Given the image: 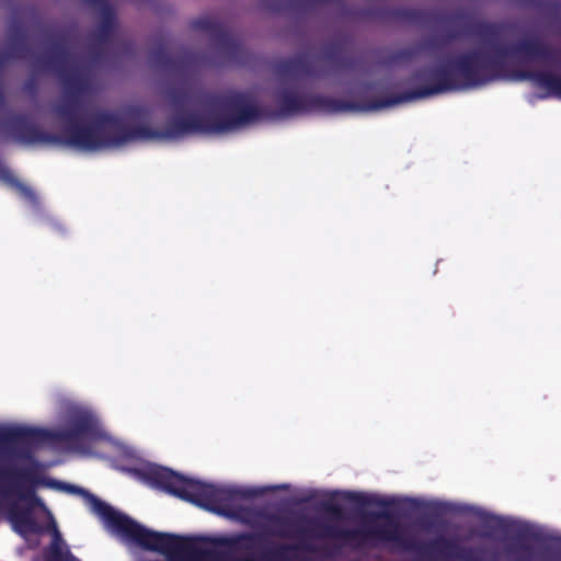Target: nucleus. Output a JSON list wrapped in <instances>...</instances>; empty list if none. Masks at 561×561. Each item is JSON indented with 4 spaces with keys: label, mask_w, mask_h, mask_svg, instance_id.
I'll list each match as a JSON object with an SVG mask.
<instances>
[{
    "label": "nucleus",
    "mask_w": 561,
    "mask_h": 561,
    "mask_svg": "<svg viewBox=\"0 0 561 561\" xmlns=\"http://www.w3.org/2000/svg\"><path fill=\"white\" fill-rule=\"evenodd\" d=\"M341 497L343 501L354 504L360 508L366 506H378L387 510L396 506V502L393 500H386L355 491H344L341 493Z\"/></svg>",
    "instance_id": "16"
},
{
    "label": "nucleus",
    "mask_w": 561,
    "mask_h": 561,
    "mask_svg": "<svg viewBox=\"0 0 561 561\" xmlns=\"http://www.w3.org/2000/svg\"><path fill=\"white\" fill-rule=\"evenodd\" d=\"M275 101L277 104L275 116L277 117H290L310 112L334 114L359 108L366 110L365 107L367 106H359L355 102L324 96L317 93L300 95L286 87L279 88L276 91Z\"/></svg>",
    "instance_id": "8"
},
{
    "label": "nucleus",
    "mask_w": 561,
    "mask_h": 561,
    "mask_svg": "<svg viewBox=\"0 0 561 561\" xmlns=\"http://www.w3.org/2000/svg\"><path fill=\"white\" fill-rule=\"evenodd\" d=\"M192 28L209 34L219 54L230 64H244L247 50L242 43L219 20L203 16L192 21Z\"/></svg>",
    "instance_id": "11"
},
{
    "label": "nucleus",
    "mask_w": 561,
    "mask_h": 561,
    "mask_svg": "<svg viewBox=\"0 0 561 561\" xmlns=\"http://www.w3.org/2000/svg\"><path fill=\"white\" fill-rule=\"evenodd\" d=\"M4 126L16 141L24 145L50 144L99 150L134 142L133 127L125 125L117 114L108 111L96 112L89 125H67L60 135L42 130L21 114L9 116Z\"/></svg>",
    "instance_id": "3"
},
{
    "label": "nucleus",
    "mask_w": 561,
    "mask_h": 561,
    "mask_svg": "<svg viewBox=\"0 0 561 561\" xmlns=\"http://www.w3.org/2000/svg\"><path fill=\"white\" fill-rule=\"evenodd\" d=\"M455 547L456 545L453 541L445 538L433 540L430 543V548L438 552H450Z\"/></svg>",
    "instance_id": "27"
},
{
    "label": "nucleus",
    "mask_w": 561,
    "mask_h": 561,
    "mask_svg": "<svg viewBox=\"0 0 561 561\" xmlns=\"http://www.w3.org/2000/svg\"><path fill=\"white\" fill-rule=\"evenodd\" d=\"M24 90L30 94H35L37 90V84L35 79L30 78L24 82Z\"/></svg>",
    "instance_id": "31"
},
{
    "label": "nucleus",
    "mask_w": 561,
    "mask_h": 561,
    "mask_svg": "<svg viewBox=\"0 0 561 561\" xmlns=\"http://www.w3.org/2000/svg\"><path fill=\"white\" fill-rule=\"evenodd\" d=\"M457 37L455 33H449L446 41H438L437 38H430L425 41L420 48L421 49H436L445 45L447 42L453 41Z\"/></svg>",
    "instance_id": "28"
},
{
    "label": "nucleus",
    "mask_w": 561,
    "mask_h": 561,
    "mask_svg": "<svg viewBox=\"0 0 561 561\" xmlns=\"http://www.w3.org/2000/svg\"><path fill=\"white\" fill-rule=\"evenodd\" d=\"M60 541V535L58 531H56L54 540L50 545L47 561H78V559L75 556H72V553L68 549H62Z\"/></svg>",
    "instance_id": "22"
},
{
    "label": "nucleus",
    "mask_w": 561,
    "mask_h": 561,
    "mask_svg": "<svg viewBox=\"0 0 561 561\" xmlns=\"http://www.w3.org/2000/svg\"><path fill=\"white\" fill-rule=\"evenodd\" d=\"M147 113H148L147 108L144 106H140V105L129 106L126 110L127 116L133 117V118H142L147 115Z\"/></svg>",
    "instance_id": "30"
},
{
    "label": "nucleus",
    "mask_w": 561,
    "mask_h": 561,
    "mask_svg": "<svg viewBox=\"0 0 561 561\" xmlns=\"http://www.w3.org/2000/svg\"><path fill=\"white\" fill-rule=\"evenodd\" d=\"M145 550L156 551L170 561H219L216 550L201 545V538L159 533L138 524L126 538Z\"/></svg>",
    "instance_id": "7"
},
{
    "label": "nucleus",
    "mask_w": 561,
    "mask_h": 561,
    "mask_svg": "<svg viewBox=\"0 0 561 561\" xmlns=\"http://www.w3.org/2000/svg\"><path fill=\"white\" fill-rule=\"evenodd\" d=\"M3 180L14 187L22 196H24L26 199L31 202H36V194L35 192L20 182L10 171L5 170L2 174Z\"/></svg>",
    "instance_id": "23"
},
{
    "label": "nucleus",
    "mask_w": 561,
    "mask_h": 561,
    "mask_svg": "<svg viewBox=\"0 0 561 561\" xmlns=\"http://www.w3.org/2000/svg\"><path fill=\"white\" fill-rule=\"evenodd\" d=\"M388 16L398 21L420 24L427 19V12L421 9L393 8L388 11Z\"/></svg>",
    "instance_id": "20"
},
{
    "label": "nucleus",
    "mask_w": 561,
    "mask_h": 561,
    "mask_svg": "<svg viewBox=\"0 0 561 561\" xmlns=\"http://www.w3.org/2000/svg\"><path fill=\"white\" fill-rule=\"evenodd\" d=\"M47 485H51L58 490H62L71 494L81 495L90 506L91 512L98 515L112 531L123 537L124 539H126L139 524L128 515L116 511L110 504L100 500L94 494L81 486L55 480L47 482Z\"/></svg>",
    "instance_id": "10"
},
{
    "label": "nucleus",
    "mask_w": 561,
    "mask_h": 561,
    "mask_svg": "<svg viewBox=\"0 0 561 561\" xmlns=\"http://www.w3.org/2000/svg\"><path fill=\"white\" fill-rule=\"evenodd\" d=\"M36 470L30 466H4L0 468V495L16 496L19 500L38 503L34 488Z\"/></svg>",
    "instance_id": "12"
},
{
    "label": "nucleus",
    "mask_w": 561,
    "mask_h": 561,
    "mask_svg": "<svg viewBox=\"0 0 561 561\" xmlns=\"http://www.w3.org/2000/svg\"><path fill=\"white\" fill-rule=\"evenodd\" d=\"M491 54L479 49L470 50L433 68L419 70L414 73V79L428 77L431 83L396 96L373 101L365 108L380 110L450 91L482 87L497 79L512 78V71L506 68L508 57L549 61L556 55V50L538 37L523 38L511 46L491 44Z\"/></svg>",
    "instance_id": "1"
},
{
    "label": "nucleus",
    "mask_w": 561,
    "mask_h": 561,
    "mask_svg": "<svg viewBox=\"0 0 561 561\" xmlns=\"http://www.w3.org/2000/svg\"><path fill=\"white\" fill-rule=\"evenodd\" d=\"M504 24L499 22H480L472 28V34L481 38L484 43H490L496 38L503 31Z\"/></svg>",
    "instance_id": "21"
},
{
    "label": "nucleus",
    "mask_w": 561,
    "mask_h": 561,
    "mask_svg": "<svg viewBox=\"0 0 561 561\" xmlns=\"http://www.w3.org/2000/svg\"><path fill=\"white\" fill-rule=\"evenodd\" d=\"M144 479L158 489L209 512L226 515L233 503L254 495V492L205 483L186 478L171 469L151 466L142 472Z\"/></svg>",
    "instance_id": "6"
},
{
    "label": "nucleus",
    "mask_w": 561,
    "mask_h": 561,
    "mask_svg": "<svg viewBox=\"0 0 561 561\" xmlns=\"http://www.w3.org/2000/svg\"><path fill=\"white\" fill-rule=\"evenodd\" d=\"M268 524L264 533L251 534L243 533L234 536L230 545L239 550H251L256 545L266 542V535H273L279 538H294L297 535L310 534L319 538H330L342 541H380L397 542L403 545L399 524L393 519L388 511L370 512L367 516L370 519H385L386 523L376 527L348 529L336 525L318 522H308V527H300L298 523L287 516L277 514H261Z\"/></svg>",
    "instance_id": "4"
},
{
    "label": "nucleus",
    "mask_w": 561,
    "mask_h": 561,
    "mask_svg": "<svg viewBox=\"0 0 561 561\" xmlns=\"http://www.w3.org/2000/svg\"><path fill=\"white\" fill-rule=\"evenodd\" d=\"M30 53V45L23 32L16 31L11 35L7 51L0 57L2 68L7 59H24Z\"/></svg>",
    "instance_id": "18"
},
{
    "label": "nucleus",
    "mask_w": 561,
    "mask_h": 561,
    "mask_svg": "<svg viewBox=\"0 0 561 561\" xmlns=\"http://www.w3.org/2000/svg\"><path fill=\"white\" fill-rule=\"evenodd\" d=\"M217 107L202 115L188 113L173 116L165 129L138 124L133 127V140H170L193 134L222 135L240 130L267 117L265 110L247 92L228 90L207 98Z\"/></svg>",
    "instance_id": "2"
},
{
    "label": "nucleus",
    "mask_w": 561,
    "mask_h": 561,
    "mask_svg": "<svg viewBox=\"0 0 561 561\" xmlns=\"http://www.w3.org/2000/svg\"><path fill=\"white\" fill-rule=\"evenodd\" d=\"M278 71L282 75L288 76H312V67L309 61H307L304 57L298 56L287 60L282 61L278 65Z\"/></svg>",
    "instance_id": "19"
},
{
    "label": "nucleus",
    "mask_w": 561,
    "mask_h": 561,
    "mask_svg": "<svg viewBox=\"0 0 561 561\" xmlns=\"http://www.w3.org/2000/svg\"><path fill=\"white\" fill-rule=\"evenodd\" d=\"M512 79L518 81H531L538 88L548 92V94L561 99V77L549 70H514Z\"/></svg>",
    "instance_id": "13"
},
{
    "label": "nucleus",
    "mask_w": 561,
    "mask_h": 561,
    "mask_svg": "<svg viewBox=\"0 0 561 561\" xmlns=\"http://www.w3.org/2000/svg\"><path fill=\"white\" fill-rule=\"evenodd\" d=\"M341 46L336 42L328 43L322 53V58L329 61L337 62L341 56Z\"/></svg>",
    "instance_id": "25"
},
{
    "label": "nucleus",
    "mask_w": 561,
    "mask_h": 561,
    "mask_svg": "<svg viewBox=\"0 0 561 561\" xmlns=\"http://www.w3.org/2000/svg\"><path fill=\"white\" fill-rule=\"evenodd\" d=\"M416 54H417V49H415V48H403V49H400V50L396 51L394 54H392L390 59L392 62H397V61H401V60H410Z\"/></svg>",
    "instance_id": "29"
},
{
    "label": "nucleus",
    "mask_w": 561,
    "mask_h": 561,
    "mask_svg": "<svg viewBox=\"0 0 561 561\" xmlns=\"http://www.w3.org/2000/svg\"><path fill=\"white\" fill-rule=\"evenodd\" d=\"M69 54L62 44L56 43L51 51L42 60L45 68L51 69L67 91L68 100L56 106L55 113L67 125L79 124L76 118L78 95L85 89L84 78L77 71L67 68Z\"/></svg>",
    "instance_id": "9"
},
{
    "label": "nucleus",
    "mask_w": 561,
    "mask_h": 561,
    "mask_svg": "<svg viewBox=\"0 0 561 561\" xmlns=\"http://www.w3.org/2000/svg\"><path fill=\"white\" fill-rule=\"evenodd\" d=\"M150 58L158 68L168 71H182L184 68L195 60L192 53L184 50L180 56H172L168 53L164 44H158L150 50Z\"/></svg>",
    "instance_id": "14"
},
{
    "label": "nucleus",
    "mask_w": 561,
    "mask_h": 561,
    "mask_svg": "<svg viewBox=\"0 0 561 561\" xmlns=\"http://www.w3.org/2000/svg\"><path fill=\"white\" fill-rule=\"evenodd\" d=\"M167 95L174 111L181 110L188 102V92L184 89H171Z\"/></svg>",
    "instance_id": "24"
},
{
    "label": "nucleus",
    "mask_w": 561,
    "mask_h": 561,
    "mask_svg": "<svg viewBox=\"0 0 561 561\" xmlns=\"http://www.w3.org/2000/svg\"><path fill=\"white\" fill-rule=\"evenodd\" d=\"M9 518L14 529L21 535L37 534L39 526L32 516L31 508L22 507L16 503H12L8 511Z\"/></svg>",
    "instance_id": "15"
},
{
    "label": "nucleus",
    "mask_w": 561,
    "mask_h": 561,
    "mask_svg": "<svg viewBox=\"0 0 561 561\" xmlns=\"http://www.w3.org/2000/svg\"><path fill=\"white\" fill-rule=\"evenodd\" d=\"M105 436L93 414L78 411L71 414L67 425L59 430L26 426L0 428V456L12 454L16 446L36 447L45 443H62L73 449H82L87 444L102 440Z\"/></svg>",
    "instance_id": "5"
},
{
    "label": "nucleus",
    "mask_w": 561,
    "mask_h": 561,
    "mask_svg": "<svg viewBox=\"0 0 561 561\" xmlns=\"http://www.w3.org/2000/svg\"><path fill=\"white\" fill-rule=\"evenodd\" d=\"M493 518H494V519H496L497 525H499L501 528H505V525H504V520H503V518L497 517V516H494Z\"/></svg>",
    "instance_id": "33"
},
{
    "label": "nucleus",
    "mask_w": 561,
    "mask_h": 561,
    "mask_svg": "<svg viewBox=\"0 0 561 561\" xmlns=\"http://www.w3.org/2000/svg\"><path fill=\"white\" fill-rule=\"evenodd\" d=\"M321 508L324 513H327L328 515L335 519H341L343 517L342 507L339 504L333 503L332 501L322 502Z\"/></svg>",
    "instance_id": "26"
},
{
    "label": "nucleus",
    "mask_w": 561,
    "mask_h": 561,
    "mask_svg": "<svg viewBox=\"0 0 561 561\" xmlns=\"http://www.w3.org/2000/svg\"><path fill=\"white\" fill-rule=\"evenodd\" d=\"M83 1L92 7H95V8H100L101 5L108 3L106 0H83Z\"/></svg>",
    "instance_id": "32"
},
{
    "label": "nucleus",
    "mask_w": 561,
    "mask_h": 561,
    "mask_svg": "<svg viewBox=\"0 0 561 561\" xmlns=\"http://www.w3.org/2000/svg\"><path fill=\"white\" fill-rule=\"evenodd\" d=\"M91 57H92V60H93V61H96V60H99V58H100V53H98V51H93Z\"/></svg>",
    "instance_id": "34"
},
{
    "label": "nucleus",
    "mask_w": 561,
    "mask_h": 561,
    "mask_svg": "<svg viewBox=\"0 0 561 561\" xmlns=\"http://www.w3.org/2000/svg\"><path fill=\"white\" fill-rule=\"evenodd\" d=\"M101 22L98 28L92 33V38L99 43L108 41L115 27V13L110 3L101 5Z\"/></svg>",
    "instance_id": "17"
}]
</instances>
